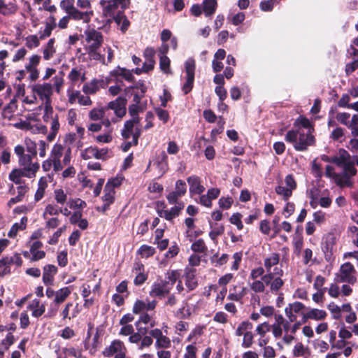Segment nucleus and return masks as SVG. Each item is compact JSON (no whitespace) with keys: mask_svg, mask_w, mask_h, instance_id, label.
<instances>
[{"mask_svg":"<svg viewBox=\"0 0 358 358\" xmlns=\"http://www.w3.org/2000/svg\"><path fill=\"white\" fill-rule=\"evenodd\" d=\"M14 151L19 158V165L22 168L13 169L9 173L8 178L10 180L15 184H24V181L22 180V177L34 178L40 166L38 162H32L34 157L29 153L25 154L24 148L22 145H16Z\"/></svg>","mask_w":358,"mask_h":358,"instance_id":"1","label":"nucleus"},{"mask_svg":"<svg viewBox=\"0 0 358 358\" xmlns=\"http://www.w3.org/2000/svg\"><path fill=\"white\" fill-rule=\"evenodd\" d=\"M31 92L34 96L37 95L41 100L45 101L46 110L50 108L52 113V108L50 106L51 96L53 92L52 85L47 83L34 85L31 86Z\"/></svg>","mask_w":358,"mask_h":358,"instance_id":"2","label":"nucleus"},{"mask_svg":"<svg viewBox=\"0 0 358 358\" xmlns=\"http://www.w3.org/2000/svg\"><path fill=\"white\" fill-rule=\"evenodd\" d=\"M355 272L354 266L350 262H345L341 266L339 274L336 275V280L338 282H347L353 285L357 281L354 275Z\"/></svg>","mask_w":358,"mask_h":358,"instance_id":"3","label":"nucleus"},{"mask_svg":"<svg viewBox=\"0 0 358 358\" xmlns=\"http://www.w3.org/2000/svg\"><path fill=\"white\" fill-rule=\"evenodd\" d=\"M74 0H62L60 2V7L64 10L66 14L72 17V20L75 21H80V20H87L89 13L81 12L78 8L75 6Z\"/></svg>","mask_w":358,"mask_h":358,"instance_id":"4","label":"nucleus"},{"mask_svg":"<svg viewBox=\"0 0 358 358\" xmlns=\"http://www.w3.org/2000/svg\"><path fill=\"white\" fill-rule=\"evenodd\" d=\"M109 154H111V152L108 148L99 149L96 146H90L83 150L80 155L85 160L95 158L96 159L106 161L111 157Z\"/></svg>","mask_w":358,"mask_h":358,"instance_id":"5","label":"nucleus"},{"mask_svg":"<svg viewBox=\"0 0 358 358\" xmlns=\"http://www.w3.org/2000/svg\"><path fill=\"white\" fill-rule=\"evenodd\" d=\"M186 81L183 84L182 90L185 94H189L194 87V72L196 69L195 60L189 58L185 63Z\"/></svg>","mask_w":358,"mask_h":358,"instance_id":"6","label":"nucleus"},{"mask_svg":"<svg viewBox=\"0 0 358 358\" xmlns=\"http://www.w3.org/2000/svg\"><path fill=\"white\" fill-rule=\"evenodd\" d=\"M127 349L124 343L120 340H114L108 347H106L102 352L106 357H111L114 355L115 358H126Z\"/></svg>","mask_w":358,"mask_h":358,"instance_id":"7","label":"nucleus"},{"mask_svg":"<svg viewBox=\"0 0 358 358\" xmlns=\"http://www.w3.org/2000/svg\"><path fill=\"white\" fill-rule=\"evenodd\" d=\"M172 289L166 280H160L153 283L149 294L152 297L162 299L170 294Z\"/></svg>","mask_w":358,"mask_h":358,"instance_id":"8","label":"nucleus"},{"mask_svg":"<svg viewBox=\"0 0 358 358\" xmlns=\"http://www.w3.org/2000/svg\"><path fill=\"white\" fill-rule=\"evenodd\" d=\"M297 143H294V149L297 151H306L309 146L315 145V138L311 134L310 130L307 134L300 131Z\"/></svg>","mask_w":358,"mask_h":358,"instance_id":"9","label":"nucleus"},{"mask_svg":"<svg viewBox=\"0 0 358 358\" xmlns=\"http://www.w3.org/2000/svg\"><path fill=\"white\" fill-rule=\"evenodd\" d=\"M262 280L266 285L270 286V292L273 294L280 293V289L284 285V280L280 277H275V273H269L262 276Z\"/></svg>","mask_w":358,"mask_h":358,"instance_id":"10","label":"nucleus"},{"mask_svg":"<svg viewBox=\"0 0 358 358\" xmlns=\"http://www.w3.org/2000/svg\"><path fill=\"white\" fill-rule=\"evenodd\" d=\"M85 41L89 44L88 47L101 48L103 43V36L101 32L95 29H90L85 31Z\"/></svg>","mask_w":358,"mask_h":358,"instance_id":"11","label":"nucleus"},{"mask_svg":"<svg viewBox=\"0 0 358 358\" xmlns=\"http://www.w3.org/2000/svg\"><path fill=\"white\" fill-rule=\"evenodd\" d=\"M157 302L156 300H152L150 301L147 300V301L137 299L132 308L133 313L134 314H141L143 313L148 312L154 310L156 308Z\"/></svg>","mask_w":358,"mask_h":358,"instance_id":"12","label":"nucleus"},{"mask_svg":"<svg viewBox=\"0 0 358 358\" xmlns=\"http://www.w3.org/2000/svg\"><path fill=\"white\" fill-rule=\"evenodd\" d=\"M127 99L122 96L117 97L115 101L108 103V108L114 110L118 117H122L126 114Z\"/></svg>","mask_w":358,"mask_h":358,"instance_id":"13","label":"nucleus"},{"mask_svg":"<svg viewBox=\"0 0 358 358\" xmlns=\"http://www.w3.org/2000/svg\"><path fill=\"white\" fill-rule=\"evenodd\" d=\"M189 185V194L191 196L194 194H201L205 191V187L201 185V178L195 175L191 176L187 178Z\"/></svg>","mask_w":358,"mask_h":358,"instance_id":"14","label":"nucleus"},{"mask_svg":"<svg viewBox=\"0 0 358 358\" xmlns=\"http://www.w3.org/2000/svg\"><path fill=\"white\" fill-rule=\"evenodd\" d=\"M57 271V266L53 264H47L43 267V282L46 286L53 285Z\"/></svg>","mask_w":358,"mask_h":358,"instance_id":"15","label":"nucleus"},{"mask_svg":"<svg viewBox=\"0 0 358 358\" xmlns=\"http://www.w3.org/2000/svg\"><path fill=\"white\" fill-rule=\"evenodd\" d=\"M110 17H113V21L120 26V29L122 33H126L130 26V22L124 15V10H118L116 14Z\"/></svg>","mask_w":358,"mask_h":358,"instance_id":"16","label":"nucleus"},{"mask_svg":"<svg viewBox=\"0 0 358 358\" xmlns=\"http://www.w3.org/2000/svg\"><path fill=\"white\" fill-rule=\"evenodd\" d=\"M196 269L188 268L185 271V285L189 291H192L198 286V281L196 278Z\"/></svg>","mask_w":358,"mask_h":358,"instance_id":"17","label":"nucleus"},{"mask_svg":"<svg viewBox=\"0 0 358 358\" xmlns=\"http://www.w3.org/2000/svg\"><path fill=\"white\" fill-rule=\"evenodd\" d=\"M18 9L15 1H10L8 3L4 0H0V14L4 16L15 14Z\"/></svg>","mask_w":358,"mask_h":358,"instance_id":"18","label":"nucleus"},{"mask_svg":"<svg viewBox=\"0 0 358 358\" xmlns=\"http://www.w3.org/2000/svg\"><path fill=\"white\" fill-rule=\"evenodd\" d=\"M72 292L71 287H64L56 291V294L52 303L56 306L64 303L66 299L70 296Z\"/></svg>","mask_w":358,"mask_h":358,"instance_id":"19","label":"nucleus"},{"mask_svg":"<svg viewBox=\"0 0 358 358\" xmlns=\"http://www.w3.org/2000/svg\"><path fill=\"white\" fill-rule=\"evenodd\" d=\"M76 6H77L76 8H80V10L81 12L89 13L88 18H87V20H80V21H82L83 23H86V24L90 23L92 20V17L94 15V11L92 9V6H91V3H90V0H77Z\"/></svg>","mask_w":358,"mask_h":358,"instance_id":"20","label":"nucleus"},{"mask_svg":"<svg viewBox=\"0 0 358 358\" xmlns=\"http://www.w3.org/2000/svg\"><path fill=\"white\" fill-rule=\"evenodd\" d=\"M101 4L103 6V13L106 17H110L116 14V10L120 6L113 0H109L108 1H101Z\"/></svg>","mask_w":358,"mask_h":358,"instance_id":"21","label":"nucleus"},{"mask_svg":"<svg viewBox=\"0 0 358 358\" xmlns=\"http://www.w3.org/2000/svg\"><path fill=\"white\" fill-rule=\"evenodd\" d=\"M339 156H334L331 157V163L335 164L338 166H343L345 162L350 159V155L345 149L341 148L338 150Z\"/></svg>","mask_w":358,"mask_h":358,"instance_id":"22","label":"nucleus"},{"mask_svg":"<svg viewBox=\"0 0 358 358\" xmlns=\"http://www.w3.org/2000/svg\"><path fill=\"white\" fill-rule=\"evenodd\" d=\"M203 11L206 17H211L216 11L217 0H203Z\"/></svg>","mask_w":358,"mask_h":358,"instance_id":"23","label":"nucleus"},{"mask_svg":"<svg viewBox=\"0 0 358 358\" xmlns=\"http://www.w3.org/2000/svg\"><path fill=\"white\" fill-rule=\"evenodd\" d=\"M28 219L26 216H24L21 218L20 223H15L11 227L10 231L8 233V237L13 238L17 236V234L19 230H24L27 227Z\"/></svg>","mask_w":358,"mask_h":358,"instance_id":"24","label":"nucleus"},{"mask_svg":"<svg viewBox=\"0 0 358 358\" xmlns=\"http://www.w3.org/2000/svg\"><path fill=\"white\" fill-rule=\"evenodd\" d=\"M334 245V238L331 236H328L325 238V240H323L322 241L321 248L324 254V257L327 260L329 259L331 255V251Z\"/></svg>","mask_w":358,"mask_h":358,"instance_id":"25","label":"nucleus"},{"mask_svg":"<svg viewBox=\"0 0 358 358\" xmlns=\"http://www.w3.org/2000/svg\"><path fill=\"white\" fill-rule=\"evenodd\" d=\"M280 261V255L273 252L269 257L264 259V264L267 273H272L271 269L273 266L277 265Z\"/></svg>","mask_w":358,"mask_h":358,"instance_id":"26","label":"nucleus"},{"mask_svg":"<svg viewBox=\"0 0 358 358\" xmlns=\"http://www.w3.org/2000/svg\"><path fill=\"white\" fill-rule=\"evenodd\" d=\"M157 166L159 169V177H162L166 173L169 169L168 156L166 155L164 151H162L160 155L159 156L158 160L157 162Z\"/></svg>","mask_w":358,"mask_h":358,"instance_id":"27","label":"nucleus"},{"mask_svg":"<svg viewBox=\"0 0 358 358\" xmlns=\"http://www.w3.org/2000/svg\"><path fill=\"white\" fill-rule=\"evenodd\" d=\"M157 213L159 216L164 217L168 221H171L174 217H178L180 214L178 213V209L175 207H172L169 210L159 209L157 208Z\"/></svg>","mask_w":358,"mask_h":358,"instance_id":"28","label":"nucleus"},{"mask_svg":"<svg viewBox=\"0 0 358 358\" xmlns=\"http://www.w3.org/2000/svg\"><path fill=\"white\" fill-rule=\"evenodd\" d=\"M55 42V38H52L47 43L43 51L44 59L49 60L50 58L53 57L54 54L56 52V50L54 47Z\"/></svg>","mask_w":358,"mask_h":358,"instance_id":"29","label":"nucleus"},{"mask_svg":"<svg viewBox=\"0 0 358 358\" xmlns=\"http://www.w3.org/2000/svg\"><path fill=\"white\" fill-rule=\"evenodd\" d=\"M156 252L155 248L148 245H142L137 251V253L142 258H149L152 257Z\"/></svg>","mask_w":358,"mask_h":358,"instance_id":"30","label":"nucleus"},{"mask_svg":"<svg viewBox=\"0 0 358 358\" xmlns=\"http://www.w3.org/2000/svg\"><path fill=\"white\" fill-rule=\"evenodd\" d=\"M99 90L97 79L95 78L90 83H85L83 87V91L86 94H93Z\"/></svg>","mask_w":358,"mask_h":358,"instance_id":"31","label":"nucleus"},{"mask_svg":"<svg viewBox=\"0 0 358 358\" xmlns=\"http://www.w3.org/2000/svg\"><path fill=\"white\" fill-rule=\"evenodd\" d=\"M38 185V189L34 195V199L36 201H40L44 196L45 190L48 184L46 180H43V178H41Z\"/></svg>","mask_w":358,"mask_h":358,"instance_id":"32","label":"nucleus"},{"mask_svg":"<svg viewBox=\"0 0 358 358\" xmlns=\"http://www.w3.org/2000/svg\"><path fill=\"white\" fill-rule=\"evenodd\" d=\"M191 249L194 252L206 253L208 250V248L206 245L204 241L202 238H199L194 242L191 245Z\"/></svg>","mask_w":358,"mask_h":358,"instance_id":"33","label":"nucleus"},{"mask_svg":"<svg viewBox=\"0 0 358 358\" xmlns=\"http://www.w3.org/2000/svg\"><path fill=\"white\" fill-rule=\"evenodd\" d=\"M171 60L167 56H159V68L166 74H171Z\"/></svg>","mask_w":358,"mask_h":358,"instance_id":"34","label":"nucleus"},{"mask_svg":"<svg viewBox=\"0 0 358 358\" xmlns=\"http://www.w3.org/2000/svg\"><path fill=\"white\" fill-rule=\"evenodd\" d=\"M104 194L101 196V199L104 203L108 204V206H110L115 200V191H111L110 189H107L104 188L103 189Z\"/></svg>","mask_w":358,"mask_h":358,"instance_id":"35","label":"nucleus"},{"mask_svg":"<svg viewBox=\"0 0 358 358\" xmlns=\"http://www.w3.org/2000/svg\"><path fill=\"white\" fill-rule=\"evenodd\" d=\"M140 323L150 324L151 327H155V322L152 320V317L148 312L143 313L140 315L138 320L135 322L136 327H138Z\"/></svg>","mask_w":358,"mask_h":358,"instance_id":"36","label":"nucleus"},{"mask_svg":"<svg viewBox=\"0 0 358 358\" xmlns=\"http://www.w3.org/2000/svg\"><path fill=\"white\" fill-rule=\"evenodd\" d=\"M275 191L277 194L282 196L285 201H287L289 197L292 195L291 189L282 185H278L275 187Z\"/></svg>","mask_w":358,"mask_h":358,"instance_id":"37","label":"nucleus"},{"mask_svg":"<svg viewBox=\"0 0 358 358\" xmlns=\"http://www.w3.org/2000/svg\"><path fill=\"white\" fill-rule=\"evenodd\" d=\"M180 277V273L176 270L168 271L166 273L164 280H166V282H169V286L173 288L174 284Z\"/></svg>","mask_w":358,"mask_h":358,"instance_id":"38","label":"nucleus"},{"mask_svg":"<svg viewBox=\"0 0 358 358\" xmlns=\"http://www.w3.org/2000/svg\"><path fill=\"white\" fill-rule=\"evenodd\" d=\"M134 125L131 121H126L124 124V128L122 130L121 135L125 140L129 139L134 131Z\"/></svg>","mask_w":358,"mask_h":358,"instance_id":"39","label":"nucleus"},{"mask_svg":"<svg viewBox=\"0 0 358 358\" xmlns=\"http://www.w3.org/2000/svg\"><path fill=\"white\" fill-rule=\"evenodd\" d=\"M306 353L310 355V352L308 348H305L302 343H297L293 349V355L295 357L303 356Z\"/></svg>","mask_w":358,"mask_h":358,"instance_id":"40","label":"nucleus"},{"mask_svg":"<svg viewBox=\"0 0 358 358\" xmlns=\"http://www.w3.org/2000/svg\"><path fill=\"white\" fill-rule=\"evenodd\" d=\"M299 131V129H292L288 131L285 134V140L287 143L293 144V146L294 147V143H297Z\"/></svg>","mask_w":358,"mask_h":358,"instance_id":"41","label":"nucleus"},{"mask_svg":"<svg viewBox=\"0 0 358 358\" xmlns=\"http://www.w3.org/2000/svg\"><path fill=\"white\" fill-rule=\"evenodd\" d=\"M308 315L311 320H321L326 317L327 313L323 310L313 308L308 311Z\"/></svg>","mask_w":358,"mask_h":358,"instance_id":"42","label":"nucleus"},{"mask_svg":"<svg viewBox=\"0 0 358 358\" xmlns=\"http://www.w3.org/2000/svg\"><path fill=\"white\" fill-rule=\"evenodd\" d=\"M217 257L218 254L216 253L210 257V261L212 264H215V266H220L225 264L227 262L229 255L227 254H223L220 258Z\"/></svg>","mask_w":358,"mask_h":358,"instance_id":"43","label":"nucleus"},{"mask_svg":"<svg viewBox=\"0 0 358 358\" xmlns=\"http://www.w3.org/2000/svg\"><path fill=\"white\" fill-rule=\"evenodd\" d=\"M41 40L36 35H29L26 38V45L28 48H37L40 45Z\"/></svg>","mask_w":358,"mask_h":358,"instance_id":"44","label":"nucleus"},{"mask_svg":"<svg viewBox=\"0 0 358 358\" xmlns=\"http://www.w3.org/2000/svg\"><path fill=\"white\" fill-rule=\"evenodd\" d=\"M69 205V208L71 209H83L87 206L86 202L79 198L70 199Z\"/></svg>","mask_w":358,"mask_h":358,"instance_id":"45","label":"nucleus"},{"mask_svg":"<svg viewBox=\"0 0 358 358\" xmlns=\"http://www.w3.org/2000/svg\"><path fill=\"white\" fill-rule=\"evenodd\" d=\"M63 150L64 147L62 145L56 143L52 149L50 157L52 159H60L62 156Z\"/></svg>","mask_w":358,"mask_h":358,"instance_id":"46","label":"nucleus"},{"mask_svg":"<svg viewBox=\"0 0 358 358\" xmlns=\"http://www.w3.org/2000/svg\"><path fill=\"white\" fill-rule=\"evenodd\" d=\"M233 203H234V200H233L232 197H231V196H227V197L222 196L218 201V204H219L220 208L223 210L229 209L231 207Z\"/></svg>","mask_w":358,"mask_h":358,"instance_id":"47","label":"nucleus"},{"mask_svg":"<svg viewBox=\"0 0 358 358\" xmlns=\"http://www.w3.org/2000/svg\"><path fill=\"white\" fill-rule=\"evenodd\" d=\"M55 199L59 204H64L67 200V195L62 189H56L54 191Z\"/></svg>","mask_w":358,"mask_h":358,"instance_id":"48","label":"nucleus"},{"mask_svg":"<svg viewBox=\"0 0 358 358\" xmlns=\"http://www.w3.org/2000/svg\"><path fill=\"white\" fill-rule=\"evenodd\" d=\"M300 124L303 128L306 129H312V130H314L313 125L310 122V121L305 116L300 115L295 121L294 125Z\"/></svg>","mask_w":358,"mask_h":358,"instance_id":"49","label":"nucleus"},{"mask_svg":"<svg viewBox=\"0 0 358 358\" xmlns=\"http://www.w3.org/2000/svg\"><path fill=\"white\" fill-rule=\"evenodd\" d=\"M265 282L261 279V280H255L252 284H250V289L257 293L264 292L265 290Z\"/></svg>","mask_w":358,"mask_h":358,"instance_id":"50","label":"nucleus"},{"mask_svg":"<svg viewBox=\"0 0 358 358\" xmlns=\"http://www.w3.org/2000/svg\"><path fill=\"white\" fill-rule=\"evenodd\" d=\"M252 328V324L249 321H243L242 322L236 331V335L237 336H241L242 335H244V331H246L248 329H251Z\"/></svg>","mask_w":358,"mask_h":358,"instance_id":"51","label":"nucleus"},{"mask_svg":"<svg viewBox=\"0 0 358 358\" xmlns=\"http://www.w3.org/2000/svg\"><path fill=\"white\" fill-rule=\"evenodd\" d=\"M155 345L157 348H169L171 346V341L169 337L162 335L156 341Z\"/></svg>","mask_w":358,"mask_h":358,"instance_id":"52","label":"nucleus"},{"mask_svg":"<svg viewBox=\"0 0 358 358\" xmlns=\"http://www.w3.org/2000/svg\"><path fill=\"white\" fill-rule=\"evenodd\" d=\"M122 184V179H120L118 178H113L111 179H109L108 182H106L104 188L108 189L111 191H115V188L118 187Z\"/></svg>","mask_w":358,"mask_h":358,"instance_id":"53","label":"nucleus"},{"mask_svg":"<svg viewBox=\"0 0 358 358\" xmlns=\"http://www.w3.org/2000/svg\"><path fill=\"white\" fill-rule=\"evenodd\" d=\"M27 152L34 157L37 155L36 144L29 138L25 139Z\"/></svg>","mask_w":358,"mask_h":358,"instance_id":"54","label":"nucleus"},{"mask_svg":"<svg viewBox=\"0 0 358 358\" xmlns=\"http://www.w3.org/2000/svg\"><path fill=\"white\" fill-rule=\"evenodd\" d=\"M15 341V337L11 332L8 333L6 338L1 341V345L6 350H8Z\"/></svg>","mask_w":358,"mask_h":358,"instance_id":"55","label":"nucleus"},{"mask_svg":"<svg viewBox=\"0 0 358 358\" xmlns=\"http://www.w3.org/2000/svg\"><path fill=\"white\" fill-rule=\"evenodd\" d=\"M155 111L160 120H162L164 123L168 122L170 116L167 110L158 107L155 108Z\"/></svg>","mask_w":358,"mask_h":358,"instance_id":"56","label":"nucleus"},{"mask_svg":"<svg viewBox=\"0 0 358 358\" xmlns=\"http://www.w3.org/2000/svg\"><path fill=\"white\" fill-rule=\"evenodd\" d=\"M358 69V58H355L352 62L348 63L345 67V72L347 76H350Z\"/></svg>","mask_w":358,"mask_h":358,"instance_id":"57","label":"nucleus"},{"mask_svg":"<svg viewBox=\"0 0 358 358\" xmlns=\"http://www.w3.org/2000/svg\"><path fill=\"white\" fill-rule=\"evenodd\" d=\"M354 162H351L349 160L345 162L343 166L345 173L350 176H354L357 174V169L354 166Z\"/></svg>","mask_w":358,"mask_h":358,"instance_id":"58","label":"nucleus"},{"mask_svg":"<svg viewBox=\"0 0 358 358\" xmlns=\"http://www.w3.org/2000/svg\"><path fill=\"white\" fill-rule=\"evenodd\" d=\"M328 309L333 314V317L336 320L341 318V308L337 306L335 303L331 302L328 305Z\"/></svg>","mask_w":358,"mask_h":358,"instance_id":"59","label":"nucleus"},{"mask_svg":"<svg viewBox=\"0 0 358 358\" xmlns=\"http://www.w3.org/2000/svg\"><path fill=\"white\" fill-rule=\"evenodd\" d=\"M57 259L59 266L65 267L68 264L67 250L60 252L57 257Z\"/></svg>","mask_w":358,"mask_h":358,"instance_id":"60","label":"nucleus"},{"mask_svg":"<svg viewBox=\"0 0 358 358\" xmlns=\"http://www.w3.org/2000/svg\"><path fill=\"white\" fill-rule=\"evenodd\" d=\"M66 230V226H63L59 228L52 235V236L48 241V243L50 245H55L59 241V238L61 236L62 234Z\"/></svg>","mask_w":358,"mask_h":358,"instance_id":"61","label":"nucleus"},{"mask_svg":"<svg viewBox=\"0 0 358 358\" xmlns=\"http://www.w3.org/2000/svg\"><path fill=\"white\" fill-rule=\"evenodd\" d=\"M104 112L102 109H92L89 114L90 119L93 121L99 120L103 118Z\"/></svg>","mask_w":358,"mask_h":358,"instance_id":"62","label":"nucleus"},{"mask_svg":"<svg viewBox=\"0 0 358 358\" xmlns=\"http://www.w3.org/2000/svg\"><path fill=\"white\" fill-rule=\"evenodd\" d=\"M253 343V334L251 331H247L243 335L242 346L243 348H250Z\"/></svg>","mask_w":358,"mask_h":358,"instance_id":"63","label":"nucleus"},{"mask_svg":"<svg viewBox=\"0 0 358 358\" xmlns=\"http://www.w3.org/2000/svg\"><path fill=\"white\" fill-rule=\"evenodd\" d=\"M196 347L193 345H189L186 347V353L184 355V358H197L196 357Z\"/></svg>","mask_w":358,"mask_h":358,"instance_id":"64","label":"nucleus"}]
</instances>
